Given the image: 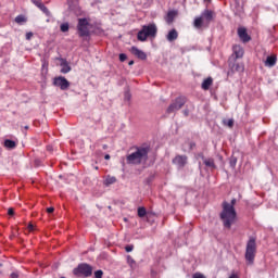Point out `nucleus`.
Returning a JSON list of instances; mask_svg holds the SVG:
<instances>
[{
    "instance_id": "1a4fd4ad",
    "label": "nucleus",
    "mask_w": 278,
    "mask_h": 278,
    "mask_svg": "<svg viewBox=\"0 0 278 278\" xmlns=\"http://www.w3.org/2000/svg\"><path fill=\"white\" fill-rule=\"evenodd\" d=\"M173 164H175V166H177L178 168H184V166H186V164H188V156L187 155H176L173 159Z\"/></svg>"
},
{
    "instance_id": "09e8293b",
    "label": "nucleus",
    "mask_w": 278,
    "mask_h": 278,
    "mask_svg": "<svg viewBox=\"0 0 278 278\" xmlns=\"http://www.w3.org/2000/svg\"><path fill=\"white\" fill-rule=\"evenodd\" d=\"M48 151H51V147H48Z\"/></svg>"
},
{
    "instance_id": "4468645a",
    "label": "nucleus",
    "mask_w": 278,
    "mask_h": 278,
    "mask_svg": "<svg viewBox=\"0 0 278 278\" xmlns=\"http://www.w3.org/2000/svg\"><path fill=\"white\" fill-rule=\"evenodd\" d=\"M199 155L203 160L204 165L207 166V168H216V164L214 163V159H206L203 154H199Z\"/></svg>"
},
{
    "instance_id": "f8f14e48",
    "label": "nucleus",
    "mask_w": 278,
    "mask_h": 278,
    "mask_svg": "<svg viewBox=\"0 0 278 278\" xmlns=\"http://www.w3.org/2000/svg\"><path fill=\"white\" fill-rule=\"evenodd\" d=\"M61 62V73H63V75H66V73H71L72 68L71 65L68 64V61H66V59H60Z\"/></svg>"
},
{
    "instance_id": "c756f323",
    "label": "nucleus",
    "mask_w": 278,
    "mask_h": 278,
    "mask_svg": "<svg viewBox=\"0 0 278 278\" xmlns=\"http://www.w3.org/2000/svg\"><path fill=\"white\" fill-rule=\"evenodd\" d=\"M224 125H226L227 127H233V119H224L223 121Z\"/></svg>"
},
{
    "instance_id": "f03ea898",
    "label": "nucleus",
    "mask_w": 278,
    "mask_h": 278,
    "mask_svg": "<svg viewBox=\"0 0 278 278\" xmlns=\"http://www.w3.org/2000/svg\"><path fill=\"white\" fill-rule=\"evenodd\" d=\"M149 147H139L136 149L135 152L128 154L126 156L127 164H132L135 166H138L140 164L147 163L149 160Z\"/></svg>"
},
{
    "instance_id": "2eb2a0df",
    "label": "nucleus",
    "mask_w": 278,
    "mask_h": 278,
    "mask_svg": "<svg viewBox=\"0 0 278 278\" xmlns=\"http://www.w3.org/2000/svg\"><path fill=\"white\" fill-rule=\"evenodd\" d=\"M202 20L206 21L207 23L212 22V18H214V12L211 10H205L202 13Z\"/></svg>"
},
{
    "instance_id": "39448f33",
    "label": "nucleus",
    "mask_w": 278,
    "mask_h": 278,
    "mask_svg": "<svg viewBox=\"0 0 278 278\" xmlns=\"http://www.w3.org/2000/svg\"><path fill=\"white\" fill-rule=\"evenodd\" d=\"M185 105H186V98L178 97L169 104L166 112L167 114H175V112H179V110L182 109Z\"/></svg>"
},
{
    "instance_id": "aec40b11",
    "label": "nucleus",
    "mask_w": 278,
    "mask_h": 278,
    "mask_svg": "<svg viewBox=\"0 0 278 278\" xmlns=\"http://www.w3.org/2000/svg\"><path fill=\"white\" fill-rule=\"evenodd\" d=\"M113 184H116V177L114 176H106L104 179V186H112Z\"/></svg>"
},
{
    "instance_id": "cd10ccee",
    "label": "nucleus",
    "mask_w": 278,
    "mask_h": 278,
    "mask_svg": "<svg viewBox=\"0 0 278 278\" xmlns=\"http://www.w3.org/2000/svg\"><path fill=\"white\" fill-rule=\"evenodd\" d=\"M61 31L66 33L68 31V23H63L60 26Z\"/></svg>"
},
{
    "instance_id": "c9c22d12",
    "label": "nucleus",
    "mask_w": 278,
    "mask_h": 278,
    "mask_svg": "<svg viewBox=\"0 0 278 278\" xmlns=\"http://www.w3.org/2000/svg\"><path fill=\"white\" fill-rule=\"evenodd\" d=\"M125 60H127V54L121 53L119 54V61L125 62Z\"/></svg>"
},
{
    "instance_id": "a878e982",
    "label": "nucleus",
    "mask_w": 278,
    "mask_h": 278,
    "mask_svg": "<svg viewBox=\"0 0 278 278\" xmlns=\"http://www.w3.org/2000/svg\"><path fill=\"white\" fill-rule=\"evenodd\" d=\"M229 164H230V167L236 168V164H238V159L236 156H231Z\"/></svg>"
},
{
    "instance_id": "f3484780",
    "label": "nucleus",
    "mask_w": 278,
    "mask_h": 278,
    "mask_svg": "<svg viewBox=\"0 0 278 278\" xmlns=\"http://www.w3.org/2000/svg\"><path fill=\"white\" fill-rule=\"evenodd\" d=\"M275 64H277V56H275V55L267 56V59L265 61V66H269V68H273V66H275Z\"/></svg>"
},
{
    "instance_id": "49530a36",
    "label": "nucleus",
    "mask_w": 278,
    "mask_h": 278,
    "mask_svg": "<svg viewBox=\"0 0 278 278\" xmlns=\"http://www.w3.org/2000/svg\"><path fill=\"white\" fill-rule=\"evenodd\" d=\"M236 3H237V5H240V2H238V0H236Z\"/></svg>"
},
{
    "instance_id": "2f4dec72",
    "label": "nucleus",
    "mask_w": 278,
    "mask_h": 278,
    "mask_svg": "<svg viewBox=\"0 0 278 278\" xmlns=\"http://www.w3.org/2000/svg\"><path fill=\"white\" fill-rule=\"evenodd\" d=\"M94 277L96 278H103V270L98 269L97 271H94Z\"/></svg>"
},
{
    "instance_id": "6ab92c4d",
    "label": "nucleus",
    "mask_w": 278,
    "mask_h": 278,
    "mask_svg": "<svg viewBox=\"0 0 278 278\" xmlns=\"http://www.w3.org/2000/svg\"><path fill=\"white\" fill-rule=\"evenodd\" d=\"M176 16H177V11L167 12V15L165 17L166 23H168V25H170V23H173V21H175Z\"/></svg>"
},
{
    "instance_id": "79ce46f5",
    "label": "nucleus",
    "mask_w": 278,
    "mask_h": 278,
    "mask_svg": "<svg viewBox=\"0 0 278 278\" xmlns=\"http://www.w3.org/2000/svg\"><path fill=\"white\" fill-rule=\"evenodd\" d=\"M110 157H111L110 154L104 155V160H110Z\"/></svg>"
},
{
    "instance_id": "412c9836",
    "label": "nucleus",
    "mask_w": 278,
    "mask_h": 278,
    "mask_svg": "<svg viewBox=\"0 0 278 278\" xmlns=\"http://www.w3.org/2000/svg\"><path fill=\"white\" fill-rule=\"evenodd\" d=\"M5 149H16V142L10 139L4 140Z\"/></svg>"
},
{
    "instance_id": "dca6fc26",
    "label": "nucleus",
    "mask_w": 278,
    "mask_h": 278,
    "mask_svg": "<svg viewBox=\"0 0 278 278\" xmlns=\"http://www.w3.org/2000/svg\"><path fill=\"white\" fill-rule=\"evenodd\" d=\"M232 51L237 59L243 58L244 55V49H242L240 46H233Z\"/></svg>"
},
{
    "instance_id": "c03bdc74",
    "label": "nucleus",
    "mask_w": 278,
    "mask_h": 278,
    "mask_svg": "<svg viewBox=\"0 0 278 278\" xmlns=\"http://www.w3.org/2000/svg\"><path fill=\"white\" fill-rule=\"evenodd\" d=\"M102 149L104 150L108 149V144H103Z\"/></svg>"
},
{
    "instance_id": "20e7f679",
    "label": "nucleus",
    "mask_w": 278,
    "mask_h": 278,
    "mask_svg": "<svg viewBox=\"0 0 278 278\" xmlns=\"http://www.w3.org/2000/svg\"><path fill=\"white\" fill-rule=\"evenodd\" d=\"M255 253H257V244L255 243V238H250L245 249V260L248 264L251 265L253 262H255Z\"/></svg>"
},
{
    "instance_id": "4be33fe9",
    "label": "nucleus",
    "mask_w": 278,
    "mask_h": 278,
    "mask_svg": "<svg viewBox=\"0 0 278 278\" xmlns=\"http://www.w3.org/2000/svg\"><path fill=\"white\" fill-rule=\"evenodd\" d=\"M195 29H201L202 25H203V17H197L194 20V23H193Z\"/></svg>"
},
{
    "instance_id": "a19ab883",
    "label": "nucleus",
    "mask_w": 278,
    "mask_h": 278,
    "mask_svg": "<svg viewBox=\"0 0 278 278\" xmlns=\"http://www.w3.org/2000/svg\"><path fill=\"white\" fill-rule=\"evenodd\" d=\"M28 229H29V231H34V225L29 224Z\"/></svg>"
},
{
    "instance_id": "de8ad7c7",
    "label": "nucleus",
    "mask_w": 278,
    "mask_h": 278,
    "mask_svg": "<svg viewBox=\"0 0 278 278\" xmlns=\"http://www.w3.org/2000/svg\"><path fill=\"white\" fill-rule=\"evenodd\" d=\"M25 129H29V126H25Z\"/></svg>"
},
{
    "instance_id": "c85d7f7f",
    "label": "nucleus",
    "mask_w": 278,
    "mask_h": 278,
    "mask_svg": "<svg viewBox=\"0 0 278 278\" xmlns=\"http://www.w3.org/2000/svg\"><path fill=\"white\" fill-rule=\"evenodd\" d=\"M125 101H131V92L129 90H126L124 93Z\"/></svg>"
},
{
    "instance_id": "9b49d317",
    "label": "nucleus",
    "mask_w": 278,
    "mask_h": 278,
    "mask_svg": "<svg viewBox=\"0 0 278 278\" xmlns=\"http://www.w3.org/2000/svg\"><path fill=\"white\" fill-rule=\"evenodd\" d=\"M130 52L139 60H147V53H144V51L138 49L137 47H131Z\"/></svg>"
},
{
    "instance_id": "0eeeda50",
    "label": "nucleus",
    "mask_w": 278,
    "mask_h": 278,
    "mask_svg": "<svg viewBox=\"0 0 278 278\" xmlns=\"http://www.w3.org/2000/svg\"><path fill=\"white\" fill-rule=\"evenodd\" d=\"M88 25H89L88 20L86 18L78 20L77 29H78V36H80V38L90 36V30L88 29Z\"/></svg>"
},
{
    "instance_id": "ea45409f",
    "label": "nucleus",
    "mask_w": 278,
    "mask_h": 278,
    "mask_svg": "<svg viewBox=\"0 0 278 278\" xmlns=\"http://www.w3.org/2000/svg\"><path fill=\"white\" fill-rule=\"evenodd\" d=\"M182 113L185 114V116H190V110L188 109L184 110Z\"/></svg>"
},
{
    "instance_id": "4c0bfd02",
    "label": "nucleus",
    "mask_w": 278,
    "mask_h": 278,
    "mask_svg": "<svg viewBox=\"0 0 278 278\" xmlns=\"http://www.w3.org/2000/svg\"><path fill=\"white\" fill-rule=\"evenodd\" d=\"M8 214H9V216H14V208L10 207L8 210Z\"/></svg>"
},
{
    "instance_id": "7c9ffc66",
    "label": "nucleus",
    "mask_w": 278,
    "mask_h": 278,
    "mask_svg": "<svg viewBox=\"0 0 278 278\" xmlns=\"http://www.w3.org/2000/svg\"><path fill=\"white\" fill-rule=\"evenodd\" d=\"M39 10H41V12L43 14H47V16H49L50 12H49V9H47V7H45V4H42Z\"/></svg>"
},
{
    "instance_id": "6e6552de",
    "label": "nucleus",
    "mask_w": 278,
    "mask_h": 278,
    "mask_svg": "<svg viewBox=\"0 0 278 278\" xmlns=\"http://www.w3.org/2000/svg\"><path fill=\"white\" fill-rule=\"evenodd\" d=\"M53 84L58 88H61V90H68V88H71V83L63 76L54 78Z\"/></svg>"
},
{
    "instance_id": "5701e85b",
    "label": "nucleus",
    "mask_w": 278,
    "mask_h": 278,
    "mask_svg": "<svg viewBox=\"0 0 278 278\" xmlns=\"http://www.w3.org/2000/svg\"><path fill=\"white\" fill-rule=\"evenodd\" d=\"M138 216L139 218H144L147 216V208L144 206L138 207Z\"/></svg>"
},
{
    "instance_id": "ddd939ff",
    "label": "nucleus",
    "mask_w": 278,
    "mask_h": 278,
    "mask_svg": "<svg viewBox=\"0 0 278 278\" xmlns=\"http://www.w3.org/2000/svg\"><path fill=\"white\" fill-rule=\"evenodd\" d=\"M177 38H179V33H177V29L169 30L166 36V39L168 40V42H175Z\"/></svg>"
},
{
    "instance_id": "58836bf2",
    "label": "nucleus",
    "mask_w": 278,
    "mask_h": 278,
    "mask_svg": "<svg viewBox=\"0 0 278 278\" xmlns=\"http://www.w3.org/2000/svg\"><path fill=\"white\" fill-rule=\"evenodd\" d=\"M11 278H18V271H13L11 275H10Z\"/></svg>"
},
{
    "instance_id": "37998d69",
    "label": "nucleus",
    "mask_w": 278,
    "mask_h": 278,
    "mask_svg": "<svg viewBox=\"0 0 278 278\" xmlns=\"http://www.w3.org/2000/svg\"><path fill=\"white\" fill-rule=\"evenodd\" d=\"M129 66H134V61H129Z\"/></svg>"
},
{
    "instance_id": "473e14b6",
    "label": "nucleus",
    "mask_w": 278,
    "mask_h": 278,
    "mask_svg": "<svg viewBox=\"0 0 278 278\" xmlns=\"http://www.w3.org/2000/svg\"><path fill=\"white\" fill-rule=\"evenodd\" d=\"M125 251H126V253H131V251H134V245H126L125 247Z\"/></svg>"
},
{
    "instance_id": "f704fd0d",
    "label": "nucleus",
    "mask_w": 278,
    "mask_h": 278,
    "mask_svg": "<svg viewBox=\"0 0 278 278\" xmlns=\"http://www.w3.org/2000/svg\"><path fill=\"white\" fill-rule=\"evenodd\" d=\"M31 38H34V33H26V40H31Z\"/></svg>"
},
{
    "instance_id": "393cba45",
    "label": "nucleus",
    "mask_w": 278,
    "mask_h": 278,
    "mask_svg": "<svg viewBox=\"0 0 278 278\" xmlns=\"http://www.w3.org/2000/svg\"><path fill=\"white\" fill-rule=\"evenodd\" d=\"M27 18H25V15H17L15 17V23H17L18 25H21V23H26Z\"/></svg>"
},
{
    "instance_id": "423d86ee",
    "label": "nucleus",
    "mask_w": 278,
    "mask_h": 278,
    "mask_svg": "<svg viewBox=\"0 0 278 278\" xmlns=\"http://www.w3.org/2000/svg\"><path fill=\"white\" fill-rule=\"evenodd\" d=\"M74 275L78 277H90L92 275V266L81 263L74 269Z\"/></svg>"
},
{
    "instance_id": "e433bc0d",
    "label": "nucleus",
    "mask_w": 278,
    "mask_h": 278,
    "mask_svg": "<svg viewBox=\"0 0 278 278\" xmlns=\"http://www.w3.org/2000/svg\"><path fill=\"white\" fill-rule=\"evenodd\" d=\"M48 214H53L55 212V208L53 206L47 208Z\"/></svg>"
},
{
    "instance_id": "bb28decb",
    "label": "nucleus",
    "mask_w": 278,
    "mask_h": 278,
    "mask_svg": "<svg viewBox=\"0 0 278 278\" xmlns=\"http://www.w3.org/2000/svg\"><path fill=\"white\" fill-rule=\"evenodd\" d=\"M127 264L134 268V266H136V261L131 256H127Z\"/></svg>"
},
{
    "instance_id": "f257e3e1",
    "label": "nucleus",
    "mask_w": 278,
    "mask_h": 278,
    "mask_svg": "<svg viewBox=\"0 0 278 278\" xmlns=\"http://www.w3.org/2000/svg\"><path fill=\"white\" fill-rule=\"evenodd\" d=\"M236 203H237L236 199H232L231 203L229 202L223 203L220 219L223 222L224 227H226V229H231V225L236 223L237 213H236V208L233 207Z\"/></svg>"
},
{
    "instance_id": "a211bd4d",
    "label": "nucleus",
    "mask_w": 278,
    "mask_h": 278,
    "mask_svg": "<svg viewBox=\"0 0 278 278\" xmlns=\"http://www.w3.org/2000/svg\"><path fill=\"white\" fill-rule=\"evenodd\" d=\"M212 84H214V79H212V77L204 79L201 85L202 90H210V86H212Z\"/></svg>"
},
{
    "instance_id": "9d476101",
    "label": "nucleus",
    "mask_w": 278,
    "mask_h": 278,
    "mask_svg": "<svg viewBox=\"0 0 278 278\" xmlns=\"http://www.w3.org/2000/svg\"><path fill=\"white\" fill-rule=\"evenodd\" d=\"M238 36L242 42L251 41V36H249V33H247V28L244 27L238 28Z\"/></svg>"
},
{
    "instance_id": "7ed1b4c3",
    "label": "nucleus",
    "mask_w": 278,
    "mask_h": 278,
    "mask_svg": "<svg viewBox=\"0 0 278 278\" xmlns=\"http://www.w3.org/2000/svg\"><path fill=\"white\" fill-rule=\"evenodd\" d=\"M157 36V26L155 24L143 25L141 30L137 34L138 40L144 42L147 38H155Z\"/></svg>"
},
{
    "instance_id": "72a5a7b5",
    "label": "nucleus",
    "mask_w": 278,
    "mask_h": 278,
    "mask_svg": "<svg viewBox=\"0 0 278 278\" xmlns=\"http://www.w3.org/2000/svg\"><path fill=\"white\" fill-rule=\"evenodd\" d=\"M34 5L37 8H40L42 5V2L40 0H33Z\"/></svg>"
},
{
    "instance_id": "b1692460",
    "label": "nucleus",
    "mask_w": 278,
    "mask_h": 278,
    "mask_svg": "<svg viewBox=\"0 0 278 278\" xmlns=\"http://www.w3.org/2000/svg\"><path fill=\"white\" fill-rule=\"evenodd\" d=\"M232 68L235 71H237L238 73H242V71H244V65H242L240 63H236V64H233Z\"/></svg>"
},
{
    "instance_id": "a18cd8bd",
    "label": "nucleus",
    "mask_w": 278,
    "mask_h": 278,
    "mask_svg": "<svg viewBox=\"0 0 278 278\" xmlns=\"http://www.w3.org/2000/svg\"><path fill=\"white\" fill-rule=\"evenodd\" d=\"M190 147H191V149H192L193 147H195V144H194V143H191V146H190Z\"/></svg>"
}]
</instances>
